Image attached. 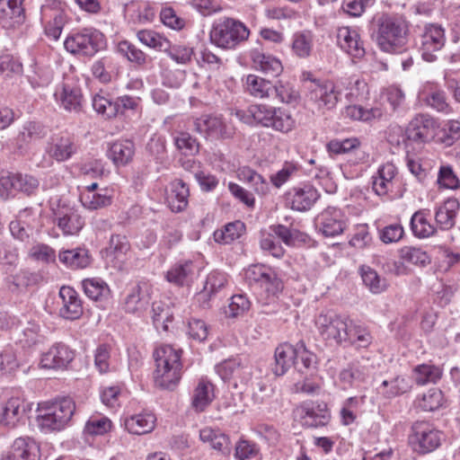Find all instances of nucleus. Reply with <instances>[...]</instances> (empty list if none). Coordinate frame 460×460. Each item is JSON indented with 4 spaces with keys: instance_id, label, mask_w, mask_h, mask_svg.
<instances>
[{
    "instance_id": "nucleus-1",
    "label": "nucleus",
    "mask_w": 460,
    "mask_h": 460,
    "mask_svg": "<svg viewBox=\"0 0 460 460\" xmlns=\"http://www.w3.org/2000/svg\"><path fill=\"white\" fill-rule=\"evenodd\" d=\"M374 22L373 38L383 52L401 54L407 50L410 22L403 15L382 13Z\"/></svg>"
},
{
    "instance_id": "nucleus-2",
    "label": "nucleus",
    "mask_w": 460,
    "mask_h": 460,
    "mask_svg": "<svg viewBox=\"0 0 460 460\" xmlns=\"http://www.w3.org/2000/svg\"><path fill=\"white\" fill-rule=\"evenodd\" d=\"M181 350L171 345H163L154 352L156 368L154 372L155 385L163 389L173 390L181 379Z\"/></svg>"
},
{
    "instance_id": "nucleus-3",
    "label": "nucleus",
    "mask_w": 460,
    "mask_h": 460,
    "mask_svg": "<svg viewBox=\"0 0 460 460\" xmlns=\"http://www.w3.org/2000/svg\"><path fill=\"white\" fill-rule=\"evenodd\" d=\"M75 404L70 398L42 402L38 404L37 423L44 432L59 431L74 415Z\"/></svg>"
},
{
    "instance_id": "nucleus-4",
    "label": "nucleus",
    "mask_w": 460,
    "mask_h": 460,
    "mask_svg": "<svg viewBox=\"0 0 460 460\" xmlns=\"http://www.w3.org/2000/svg\"><path fill=\"white\" fill-rule=\"evenodd\" d=\"M250 35L249 29L234 18H223L212 24L209 33L211 43L223 49H234L245 41Z\"/></svg>"
},
{
    "instance_id": "nucleus-5",
    "label": "nucleus",
    "mask_w": 460,
    "mask_h": 460,
    "mask_svg": "<svg viewBox=\"0 0 460 460\" xmlns=\"http://www.w3.org/2000/svg\"><path fill=\"white\" fill-rule=\"evenodd\" d=\"M437 121L429 115H418L408 124L403 137L405 149L414 152L434 139L437 135Z\"/></svg>"
},
{
    "instance_id": "nucleus-6",
    "label": "nucleus",
    "mask_w": 460,
    "mask_h": 460,
    "mask_svg": "<svg viewBox=\"0 0 460 460\" xmlns=\"http://www.w3.org/2000/svg\"><path fill=\"white\" fill-rule=\"evenodd\" d=\"M444 438L443 432L426 420H416L411 428L409 442L414 452L426 455L438 449Z\"/></svg>"
},
{
    "instance_id": "nucleus-7",
    "label": "nucleus",
    "mask_w": 460,
    "mask_h": 460,
    "mask_svg": "<svg viewBox=\"0 0 460 460\" xmlns=\"http://www.w3.org/2000/svg\"><path fill=\"white\" fill-rule=\"evenodd\" d=\"M104 45V35L93 28H84L70 33L65 42V49L72 53L83 56H93Z\"/></svg>"
},
{
    "instance_id": "nucleus-8",
    "label": "nucleus",
    "mask_w": 460,
    "mask_h": 460,
    "mask_svg": "<svg viewBox=\"0 0 460 460\" xmlns=\"http://www.w3.org/2000/svg\"><path fill=\"white\" fill-rule=\"evenodd\" d=\"M349 324V317L333 311H323L315 319V326L326 341H333L341 344L348 338L346 331Z\"/></svg>"
},
{
    "instance_id": "nucleus-9",
    "label": "nucleus",
    "mask_w": 460,
    "mask_h": 460,
    "mask_svg": "<svg viewBox=\"0 0 460 460\" xmlns=\"http://www.w3.org/2000/svg\"><path fill=\"white\" fill-rule=\"evenodd\" d=\"M221 379L237 389L245 385L252 377V370L245 358L237 356L223 360L215 366Z\"/></svg>"
},
{
    "instance_id": "nucleus-10",
    "label": "nucleus",
    "mask_w": 460,
    "mask_h": 460,
    "mask_svg": "<svg viewBox=\"0 0 460 460\" xmlns=\"http://www.w3.org/2000/svg\"><path fill=\"white\" fill-rule=\"evenodd\" d=\"M139 103V97L130 95H122L116 98L114 101L101 94H96L93 98V107L94 111L106 119L124 115L127 111H136Z\"/></svg>"
},
{
    "instance_id": "nucleus-11",
    "label": "nucleus",
    "mask_w": 460,
    "mask_h": 460,
    "mask_svg": "<svg viewBox=\"0 0 460 460\" xmlns=\"http://www.w3.org/2000/svg\"><path fill=\"white\" fill-rule=\"evenodd\" d=\"M54 97L61 108L70 112H79L83 109L84 98L81 86L74 77H65L56 86Z\"/></svg>"
},
{
    "instance_id": "nucleus-12",
    "label": "nucleus",
    "mask_w": 460,
    "mask_h": 460,
    "mask_svg": "<svg viewBox=\"0 0 460 460\" xmlns=\"http://www.w3.org/2000/svg\"><path fill=\"white\" fill-rule=\"evenodd\" d=\"M308 90L309 102L322 112L332 110L341 97V92L330 81L313 80Z\"/></svg>"
},
{
    "instance_id": "nucleus-13",
    "label": "nucleus",
    "mask_w": 460,
    "mask_h": 460,
    "mask_svg": "<svg viewBox=\"0 0 460 460\" xmlns=\"http://www.w3.org/2000/svg\"><path fill=\"white\" fill-rule=\"evenodd\" d=\"M193 130L211 139L229 138L234 134L233 127L220 115L206 114L193 121Z\"/></svg>"
},
{
    "instance_id": "nucleus-14",
    "label": "nucleus",
    "mask_w": 460,
    "mask_h": 460,
    "mask_svg": "<svg viewBox=\"0 0 460 460\" xmlns=\"http://www.w3.org/2000/svg\"><path fill=\"white\" fill-rule=\"evenodd\" d=\"M445 42V30L440 25L427 24L417 44L422 58L432 62L436 59L434 53L439 51Z\"/></svg>"
},
{
    "instance_id": "nucleus-15",
    "label": "nucleus",
    "mask_w": 460,
    "mask_h": 460,
    "mask_svg": "<svg viewBox=\"0 0 460 460\" xmlns=\"http://www.w3.org/2000/svg\"><path fill=\"white\" fill-rule=\"evenodd\" d=\"M48 135V128L39 121H26L19 129L14 139L15 152L25 155L29 154L35 143Z\"/></svg>"
},
{
    "instance_id": "nucleus-16",
    "label": "nucleus",
    "mask_w": 460,
    "mask_h": 460,
    "mask_svg": "<svg viewBox=\"0 0 460 460\" xmlns=\"http://www.w3.org/2000/svg\"><path fill=\"white\" fill-rule=\"evenodd\" d=\"M318 231L325 237H335L341 234L347 227V217L344 212L335 207H328L315 219Z\"/></svg>"
},
{
    "instance_id": "nucleus-17",
    "label": "nucleus",
    "mask_w": 460,
    "mask_h": 460,
    "mask_svg": "<svg viewBox=\"0 0 460 460\" xmlns=\"http://www.w3.org/2000/svg\"><path fill=\"white\" fill-rule=\"evenodd\" d=\"M0 460H40V445L30 437L17 438Z\"/></svg>"
},
{
    "instance_id": "nucleus-18",
    "label": "nucleus",
    "mask_w": 460,
    "mask_h": 460,
    "mask_svg": "<svg viewBox=\"0 0 460 460\" xmlns=\"http://www.w3.org/2000/svg\"><path fill=\"white\" fill-rule=\"evenodd\" d=\"M287 200L293 210H309L320 198V193L311 184H303L290 189L287 194Z\"/></svg>"
},
{
    "instance_id": "nucleus-19",
    "label": "nucleus",
    "mask_w": 460,
    "mask_h": 460,
    "mask_svg": "<svg viewBox=\"0 0 460 460\" xmlns=\"http://www.w3.org/2000/svg\"><path fill=\"white\" fill-rule=\"evenodd\" d=\"M246 279L251 282L261 283L265 286L268 292L276 296L283 289V283L276 272L270 267L262 264L252 265L245 272Z\"/></svg>"
},
{
    "instance_id": "nucleus-20",
    "label": "nucleus",
    "mask_w": 460,
    "mask_h": 460,
    "mask_svg": "<svg viewBox=\"0 0 460 460\" xmlns=\"http://www.w3.org/2000/svg\"><path fill=\"white\" fill-rule=\"evenodd\" d=\"M77 151L75 139L67 133L53 135L47 146L46 152L58 162L70 159Z\"/></svg>"
},
{
    "instance_id": "nucleus-21",
    "label": "nucleus",
    "mask_w": 460,
    "mask_h": 460,
    "mask_svg": "<svg viewBox=\"0 0 460 460\" xmlns=\"http://www.w3.org/2000/svg\"><path fill=\"white\" fill-rule=\"evenodd\" d=\"M74 357V351L67 345L58 342L42 354L40 366L48 369H62L68 366Z\"/></svg>"
},
{
    "instance_id": "nucleus-22",
    "label": "nucleus",
    "mask_w": 460,
    "mask_h": 460,
    "mask_svg": "<svg viewBox=\"0 0 460 460\" xmlns=\"http://www.w3.org/2000/svg\"><path fill=\"white\" fill-rule=\"evenodd\" d=\"M418 99L422 104L438 112L450 111L447 93L438 84L429 83L423 85L418 93Z\"/></svg>"
},
{
    "instance_id": "nucleus-23",
    "label": "nucleus",
    "mask_w": 460,
    "mask_h": 460,
    "mask_svg": "<svg viewBox=\"0 0 460 460\" xmlns=\"http://www.w3.org/2000/svg\"><path fill=\"white\" fill-rule=\"evenodd\" d=\"M62 306L59 309L61 317L66 320H77L83 314V303L78 293L71 287L63 286L59 290Z\"/></svg>"
},
{
    "instance_id": "nucleus-24",
    "label": "nucleus",
    "mask_w": 460,
    "mask_h": 460,
    "mask_svg": "<svg viewBox=\"0 0 460 460\" xmlns=\"http://www.w3.org/2000/svg\"><path fill=\"white\" fill-rule=\"evenodd\" d=\"M54 223L65 235L76 234L84 226V218L71 208L53 210Z\"/></svg>"
},
{
    "instance_id": "nucleus-25",
    "label": "nucleus",
    "mask_w": 460,
    "mask_h": 460,
    "mask_svg": "<svg viewBox=\"0 0 460 460\" xmlns=\"http://www.w3.org/2000/svg\"><path fill=\"white\" fill-rule=\"evenodd\" d=\"M302 424L310 428L328 424L331 414L324 402H306L301 407Z\"/></svg>"
},
{
    "instance_id": "nucleus-26",
    "label": "nucleus",
    "mask_w": 460,
    "mask_h": 460,
    "mask_svg": "<svg viewBox=\"0 0 460 460\" xmlns=\"http://www.w3.org/2000/svg\"><path fill=\"white\" fill-rule=\"evenodd\" d=\"M337 43L343 51L354 58L360 59L366 54L358 33L349 27L338 29Z\"/></svg>"
},
{
    "instance_id": "nucleus-27",
    "label": "nucleus",
    "mask_w": 460,
    "mask_h": 460,
    "mask_svg": "<svg viewBox=\"0 0 460 460\" xmlns=\"http://www.w3.org/2000/svg\"><path fill=\"white\" fill-rule=\"evenodd\" d=\"M250 58L253 67L267 76L276 77L283 71V66L279 59L272 55L264 53L258 48L252 49L250 51Z\"/></svg>"
},
{
    "instance_id": "nucleus-28",
    "label": "nucleus",
    "mask_w": 460,
    "mask_h": 460,
    "mask_svg": "<svg viewBox=\"0 0 460 460\" xmlns=\"http://www.w3.org/2000/svg\"><path fill=\"white\" fill-rule=\"evenodd\" d=\"M189 185L181 179H175L170 182L166 200L172 212L185 210L189 204Z\"/></svg>"
},
{
    "instance_id": "nucleus-29",
    "label": "nucleus",
    "mask_w": 460,
    "mask_h": 460,
    "mask_svg": "<svg viewBox=\"0 0 460 460\" xmlns=\"http://www.w3.org/2000/svg\"><path fill=\"white\" fill-rule=\"evenodd\" d=\"M28 404L19 397L10 398L2 407L0 424L14 427L25 415Z\"/></svg>"
},
{
    "instance_id": "nucleus-30",
    "label": "nucleus",
    "mask_w": 460,
    "mask_h": 460,
    "mask_svg": "<svg viewBox=\"0 0 460 460\" xmlns=\"http://www.w3.org/2000/svg\"><path fill=\"white\" fill-rule=\"evenodd\" d=\"M25 21L22 2H0V24L4 29H13Z\"/></svg>"
},
{
    "instance_id": "nucleus-31",
    "label": "nucleus",
    "mask_w": 460,
    "mask_h": 460,
    "mask_svg": "<svg viewBox=\"0 0 460 460\" xmlns=\"http://www.w3.org/2000/svg\"><path fill=\"white\" fill-rule=\"evenodd\" d=\"M371 371L372 366L367 363V360L358 361L342 369L339 374V379L344 388L351 387L357 382H365Z\"/></svg>"
},
{
    "instance_id": "nucleus-32",
    "label": "nucleus",
    "mask_w": 460,
    "mask_h": 460,
    "mask_svg": "<svg viewBox=\"0 0 460 460\" xmlns=\"http://www.w3.org/2000/svg\"><path fill=\"white\" fill-rule=\"evenodd\" d=\"M397 173L396 167L387 163L381 165L376 174L372 177V189L378 196H385L394 188V180Z\"/></svg>"
},
{
    "instance_id": "nucleus-33",
    "label": "nucleus",
    "mask_w": 460,
    "mask_h": 460,
    "mask_svg": "<svg viewBox=\"0 0 460 460\" xmlns=\"http://www.w3.org/2000/svg\"><path fill=\"white\" fill-rule=\"evenodd\" d=\"M296 357V345L293 346L287 342L279 345L274 354L273 373L279 376L285 375L291 367L295 366Z\"/></svg>"
},
{
    "instance_id": "nucleus-34",
    "label": "nucleus",
    "mask_w": 460,
    "mask_h": 460,
    "mask_svg": "<svg viewBox=\"0 0 460 460\" xmlns=\"http://www.w3.org/2000/svg\"><path fill=\"white\" fill-rule=\"evenodd\" d=\"M214 399V385L207 378H200L193 390L191 408L196 412H202Z\"/></svg>"
},
{
    "instance_id": "nucleus-35",
    "label": "nucleus",
    "mask_w": 460,
    "mask_h": 460,
    "mask_svg": "<svg viewBox=\"0 0 460 460\" xmlns=\"http://www.w3.org/2000/svg\"><path fill=\"white\" fill-rule=\"evenodd\" d=\"M194 272L195 265L192 261H181L173 264L166 272V279L170 283L182 287L192 281Z\"/></svg>"
},
{
    "instance_id": "nucleus-36",
    "label": "nucleus",
    "mask_w": 460,
    "mask_h": 460,
    "mask_svg": "<svg viewBox=\"0 0 460 460\" xmlns=\"http://www.w3.org/2000/svg\"><path fill=\"white\" fill-rule=\"evenodd\" d=\"M146 284H137L126 296L123 307L127 313L137 314L145 310L149 303V296L145 290Z\"/></svg>"
},
{
    "instance_id": "nucleus-37",
    "label": "nucleus",
    "mask_w": 460,
    "mask_h": 460,
    "mask_svg": "<svg viewBox=\"0 0 460 460\" xmlns=\"http://www.w3.org/2000/svg\"><path fill=\"white\" fill-rule=\"evenodd\" d=\"M348 338L344 342L356 345L359 348H367L373 342V336L368 327L359 321H355L349 318V324H348V331H346Z\"/></svg>"
},
{
    "instance_id": "nucleus-38",
    "label": "nucleus",
    "mask_w": 460,
    "mask_h": 460,
    "mask_svg": "<svg viewBox=\"0 0 460 460\" xmlns=\"http://www.w3.org/2000/svg\"><path fill=\"white\" fill-rule=\"evenodd\" d=\"M135 154V145L128 139L112 143L108 150V157L116 166H124L130 163Z\"/></svg>"
},
{
    "instance_id": "nucleus-39",
    "label": "nucleus",
    "mask_w": 460,
    "mask_h": 460,
    "mask_svg": "<svg viewBox=\"0 0 460 460\" xmlns=\"http://www.w3.org/2000/svg\"><path fill=\"white\" fill-rule=\"evenodd\" d=\"M460 205L456 199H447L435 212L436 224L441 230H449L456 224Z\"/></svg>"
},
{
    "instance_id": "nucleus-40",
    "label": "nucleus",
    "mask_w": 460,
    "mask_h": 460,
    "mask_svg": "<svg viewBox=\"0 0 460 460\" xmlns=\"http://www.w3.org/2000/svg\"><path fill=\"white\" fill-rule=\"evenodd\" d=\"M430 212L429 209H420L411 217L410 226L413 235L424 239L434 235L436 227L429 222Z\"/></svg>"
},
{
    "instance_id": "nucleus-41",
    "label": "nucleus",
    "mask_w": 460,
    "mask_h": 460,
    "mask_svg": "<svg viewBox=\"0 0 460 460\" xmlns=\"http://www.w3.org/2000/svg\"><path fill=\"white\" fill-rule=\"evenodd\" d=\"M443 376V369L439 366L429 363L417 365L412 369V379L417 385L437 384Z\"/></svg>"
},
{
    "instance_id": "nucleus-42",
    "label": "nucleus",
    "mask_w": 460,
    "mask_h": 460,
    "mask_svg": "<svg viewBox=\"0 0 460 460\" xmlns=\"http://www.w3.org/2000/svg\"><path fill=\"white\" fill-rule=\"evenodd\" d=\"M156 418L153 413H139L125 419V429L131 434L144 435L151 432L155 426Z\"/></svg>"
},
{
    "instance_id": "nucleus-43",
    "label": "nucleus",
    "mask_w": 460,
    "mask_h": 460,
    "mask_svg": "<svg viewBox=\"0 0 460 460\" xmlns=\"http://www.w3.org/2000/svg\"><path fill=\"white\" fill-rule=\"evenodd\" d=\"M58 259L60 262L72 270L84 269L92 262L89 251L84 248L61 251Z\"/></svg>"
},
{
    "instance_id": "nucleus-44",
    "label": "nucleus",
    "mask_w": 460,
    "mask_h": 460,
    "mask_svg": "<svg viewBox=\"0 0 460 460\" xmlns=\"http://www.w3.org/2000/svg\"><path fill=\"white\" fill-rule=\"evenodd\" d=\"M359 142L357 138L332 139L326 145V149L331 156L348 154L351 151L355 152L358 161H365V152L358 150Z\"/></svg>"
},
{
    "instance_id": "nucleus-45",
    "label": "nucleus",
    "mask_w": 460,
    "mask_h": 460,
    "mask_svg": "<svg viewBox=\"0 0 460 460\" xmlns=\"http://www.w3.org/2000/svg\"><path fill=\"white\" fill-rule=\"evenodd\" d=\"M241 181L247 183L253 192L259 196L267 195L270 191V184L262 175L250 167H243L238 172Z\"/></svg>"
},
{
    "instance_id": "nucleus-46",
    "label": "nucleus",
    "mask_w": 460,
    "mask_h": 460,
    "mask_svg": "<svg viewBox=\"0 0 460 460\" xmlns=\"http://www.w3.org/2000/svg\"><path fill=\"white\" fill-rule=\"evenodd\" d=\"M411 385L409 381L397 376L391 380H385L377 387L378 393L387 399L394 398L410 391Z\"/></svg>"
},
{
    "instance_id": "nucleus-47",
    "label": "nucleus",
    "mask_w": 460,
    "mask_h": 460,
    "mask_svg": "<svg viewBox=\"0 0 460 460\" xmlns=\"http://www.w3.org/2000/svg\"><path fill=\"white\" fill-rule=\"evenodd\" d=\"M82 287L84 294L97 302L107 300L111 294L109 286L101 279H86L82 281Z\"/></svg>"
},
{
    "instance_id": "nucleus-48",
    "label": "nucleus",
    "mask_w": 460,
    "mask_h": 460,
    "mask_svg": "<svg viewBox=\"0 0 460 460\" xmlns=\"http://www.w3.org/2000/svg\"><path fill=\"white\" fill-rule=\"evenodd\" d=\"M296 120L288 111L274 107L268 128L281 133H288L293 130Z\"/></svg>"
},
{
    "instance_id": "nucleus-49",
    "label": "nucleus",
    "mask_w": 460,
    "mask_h": 460,
    "mask_svg": "<svg viewBox=\"0 0 460 460\" xmlns=\"http://www.w3.org/2000/svg\"><path fill=\"white\" fill-rule=\"evenodd\" d=\"M245 232V225L236 220L226 224L223 229H217L214 232V240L219 243H230L241 237Z\"/></svg>"
},
{
    "instance_id": "nucleus-50",
    "label": "nucleus",
    "mask_w": 460,
    "mask_h": 460,
    "mask_svg": "<svg viewBox=\"0 0 460 460\" xmlns=\"http://www.w3.org/2000/svg\"><path fill=\"white\" fill-rule=\"evenodd\" d=\"M81 202L85 208L97 210L109 207L112 203V195L108 189H102L96 193H84Z\"/></svg>"
},
{
    "instance_id": "nucleus-51",
    "label": "nucleus",
    "mask_w": 460,
    "mask_h": 460,
    "mask_svg": "<svg viewBox=\"0 0 460 460\" xmlns=\"http://www.w3.org/2000/svg\"><path fill=\"white\" fill-rule=\"evenodd\" d=\"M11 187L30 196L39 189L40 182L37 178L29 174L15 173L9 177Z\"/></svg>"
},
{
    "instance_id": "nucleus-52",
    "label": "nucleus",
    "mask_w": 460,
    "mask_h": 460,
    "mask_svg": "<svg viewBox=\"0 0 460 460\" xmlns=\"http://www.w3.org/2000/svg\"><path fill=\"white\" fill-rule=\"evenodd\" d=\"M443 400L442 391L431 388L416 400V406L424 411H434L442 406Z\"/></svg>"
},
{
    "instance_id": "nucleus-53",
    "label": "nucleus",
    "mask_w": 460,
    "mask_h": 460,
    "mask_svg": "<svg viewBox=\"0 0 460 460\" xmlns=\"http://www.w3.org/2000/svg\"><path fill=\"white\" fill-rule=\"evenodd\" d=\"M152 319L155 327L164 331L168 330V323L173 319L171 308L163 302H154L152 305Z\"/></svg>"
},
{
    "instance_id": "nucleus-54",
    "label": "nucleus",
    "mask_w": 460,
    "mask_h": 460,
    "mask_svg": "<svg viewBox=\"0 0 460 460\" xmlns=\"http://www.w3.org/2000/svg\"><path fill=\"white\" fill-rule=\"evenodd\" d=\"M117 51L125 57L129 62L138 66L146 64L148 57L141 49L128 40H121L117 45Z\"/></svg>"
},
{
    "instance_id": "nucleus-55",
    "label": "nucleus",
    "mask_w": 460,
    "mask_h": 460,
    "mask_svg": "<svg viewBox=\"0 0 460 460\" xmlns=\"http://www.w3.org/2000/svg\"><path fill=\"white\" fill-rule=\"evenodd\" d=\"M245 84L247 92L256 98L267 97L270 91L272 90L270 81L255 75H247Z\"/></svg>"
},
{
    "instance_id": "nucleus-56",
    "label": "nucleus",
    "mask_w": 460,
    "mask_h": 460,
    "mask_svg": "<svg viewBox=\"0 0 460 460\" xmlns=\"http://www.w3.org/2000/svg\"><path fill=\"white\" fill-rule=\"evenodd\" d=\"M360 271L364 284L372 293L379 294L386 289L385 279L380 278L376 270L368 266H362Z\"/></svg>"
},
{
    "instance_id": "nucleus-57",
    "label": "nucleus",
    "mask_w": 460,
    "mask_h": 460,
    "mask_svg": "<svg viewBox=\"0 0 460 460\" xmlns=\"http://www.w3.org/2000/svg\"><path fill=\"white\" fill-rule=\"evenodd\" d=\"M401 258L408 263L425 267L430 263V257L420 248L405 246L400 251Z\"/></svg>"
},
{
    "instance_id": "nucleus-58",
    "label": "nucleus",
    "mask_w": 460,
    "mask_h": 460,
    "mask_svg": "<svg viewBox=\"0 0 460 460\" xmlns=\"http://www.w3.org/2000/svg\"><path fill=\"white\" fill-rule=\"evenodd\" d=\"M111 420L105 416H92L86 421L84 432L90 436H102L111 429Z\"/></svg>"
},
{
    "instance_id": "nucleus-59",
    "label": "nucleus",
    "mask_w": 460,
    "mask_h": 460,
    "mask_svg": "<svg viewBox=\"0 0 460 460\" xmlns=\"http://www.w3.org/2000/svg\"><path fill=\"white\" fill-rule=\"evenodd\" d=\"M177 149L186 155H193L199 153V144L189 132L181 131L173 137Z\"/></svg>"
},
{
    "instance_id": "nucleus-60",
    "label": "nucleus",
    "mask_w": 460,
    "mask_h": 460,
    "mask_svg": "<svg viewBox=\"0 0 460 460\" xmlns=\"http://www.w3.org/2000/svg\"><path fill=\"white\" fill-rule=\"evenodd\" d=\"M272 90H274L276 96L283 103H296L300 97L298 91L288 82L279 81L275 85H272Z\"/></svg>"
},
{
    "instance_id": "nucleus-61",
    "label": "nucleus",
    "mask_w": 460,
    "mask_h": 460,
    "mask_svg": "<svg viewBox=\"0 0 460 460\" xmlns=\"http://www.w3.org/2000/svg\"><path fill=\"white\" fill-rule=\"evenodd\" d=\"M164 51L172 60L182 65L190 63L194 54L192 48L182 44H168Z\"/></svg>"
},
{
    "instance_id": "nucleus-62",
    "label": "nucleus",
    "mask_w": 460,
    "mask_h": 460,
    "mask_svg": "<svg viewBox=\"0 0 460 460\" xmlns=\"http://www.w3.org/2000/svg\"><path fill=\"white\" fill-rule=\"evenodd\" d=\"M137 37L142 44L152 49L164 50L169 44L164 37L152 30H141L137 31Z\"/></svg>"
},
{
    "instance_id": "nucleus-63",
    "label": "nucleus",
    "mask_w": 460,
    "mask_h": 460,
    "mask_svg": "<svg viewBox=\"0 0 460 460\" xmlns=\"http://www.w3.org/2000/svg\"><path fill=\"white\" fill-rule=\"evenodd\" d=\"M270 229V234H272L275 237L277 236L287 245H295L296 241L301 240L299 237L302 236V234L299 231L296 229H290L286 226L274 225L271 226Z\"/></svg>"
},
{
    "instance_id": "nucleus-64",
    "label": "nucleus",
    "mask_w": 460,
    "mask_h": 460,
    "mask_svg": "<svg viewBox=\"0 0 460 460\" xmlns=\"http://www.w3.org/2000/svg\"><path fill=\"white\" fill-rule=\"evenodd\" d=\"M312 38L307 33H296L293 37L292 49L299 58H306L312 50Z\"/></svg>"
}]
</instances>
